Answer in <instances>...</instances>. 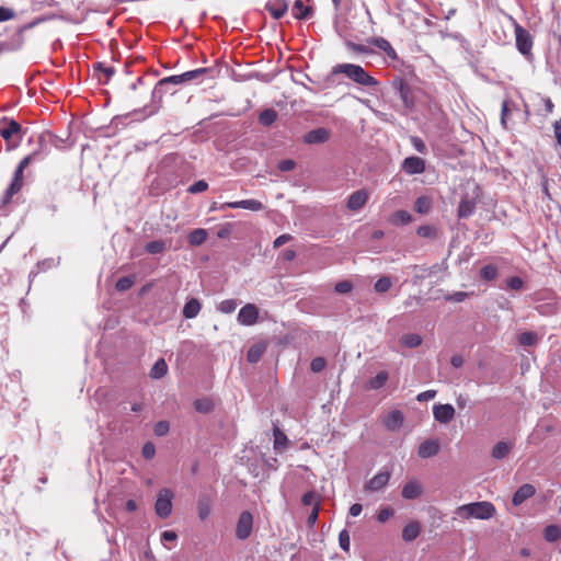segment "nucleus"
<instances>
[{
  "mask_svg": "<svg viewBox=\"0 0 561 561\" xmlns=\"http://www.w3.org/2000/svg\"><path fill=\"white\" fill-rule=\"evenodd\" d=\"M344 75L353 82L366 87L375 88L379 84L377 79L371 77L362 66L355 64H337L331 70V76Z\"/></svg>",
  "mask_w": 561,
  "mask_h": 561,
  "instance_id": "1",
  "label": "nucleus"
},
{
  "mask_svg": "<svg viewBox=\"0 0 561 561\" xmlns=\"http://www.w3.org/2000/svg\"><path fill=\"white\" fill-rule=\"evenodd\" d=\"M495 507L491 502L482 501L458 506L455 515L461 519H490L495 515Z\"/></svg>",
  "mask_w": 561,
  "mask_h": 561,
  "instance_id": "2",
  "label": "nucleus"
},
{
  "mask_svg": "<svg viewBox=\"0 0 561 561\" xmlns=\"http://www.w3.org/2000/svg\"><path fill=\"white\" fill-rule=\"evenodd\" d=\"M39 159V151H33L32 153H30L28 156H26L25 158H23L15 172H14V176H13V180L10 184V186L8 187V190L5 191L4 193V196H3V203H8L11 197L16 194L22 185H23V171L24 169L33 161Z\"/></svg>",
  "mask_w": 561,
  "mask_h": 561,
  "instance_id": "3",
  "label": "nucleus"
},
{
  "mask_svg": "<svg viewBox=\"0 0 561 561\" xmlns=\"http://www.w3.org/2000/svg\"><path fill=\"white\" fill-rule=\"evenodd\" d=\"M515 43L517 50L525 57L531 56L534 38L528 30L519 24H515Z\"/></svg>",
  "mask_w": 561,
  "mask_h": 561,
  "instance_id": "4",
  "label": "nucleus"
},
{
  "mask_svg": "<svg viewBox=\"0 0 561 561\" xmlns=\"http://www.w3.org/2000/svg\"><path fill=\"white\" fill-rule=\"evenodd\" d=\"M393 90L399 94L407 110L414 107V93L412 87L401 77H396L391 83Z\"/></svg>",
  "mask_w": 561,
  "mask_h": 561,
  "instance_id": "5",
  "label": "nucleus"
},
{
  "mask_svg": "<svg viewBox=\"0 0 561 561\" xmlns=\"http://www.w3.org/2000/svg\"><path fill=\"white\" fill-rule=\"evenodd\" d=\"M173 492L170 489H161L154 504L156 514L160 518H167L172 513Z\"/></svg>",
  "mask_w": 561,
  "mask_h": 561,
  "instance_id": "6",
  "label": "nucleus"
},
{
  "mask_svg": "<svg viewBox=\"0 0 561 561\" xmlns=\"http://www.w3.org/2000/svg\"><path fill=\"white\" fill-rule=\"evenodd\" d=\"M253 528V516L249 511H244L240 514L237 527L236 537L240 540H245L251 536Z\"/></svg>",
  "mask_w": 561,
  "mask_h": 561,
  "instance_id": "7",
  "label": "nucleus"
},
{
  "mask_svg": "<svg viewBox=\"0 0 561 561\" xmlns=\"http://www.w3.org/2000/svg\"><path fill=\"white\" fill-rule=\"evenodd\" d=\"M181 75L170 76L158 81L153 91L152 99H161L163 94L169 92L170 85H178L184 83Z\"/></svg>",
  "mask_w": 561,
  "mask_h": 561,
  "instance_id": "8",
  "label": "nucleus"
},
{
  "mask_svg": "<svg viewBox=\"0 0 561 561\" xmlns=\"http://www.w3.org/2000/svg\"><path fill=\"white\" fill-rule=\"evenodd\" d=\"M259 308L253 304L243 306L238 313V322L245 327H251L257 322Z\"/></svg>",
  "mask_w": 561,
  "mask_h": 561,
  "instance_id": "9",
  "label": "nucleus"
},
{
  "mask_svg": "<svg viewBox=\"0 0 561 561\" xmlns=\"http://www.w3.org/2000/svg\"><path fill=\"white\" fill-rule=\"evenodd\" d=\"M228 208H233V209L242 208V209H248V210H252V211H260L264 208V205L257 199H243V201H238V202L224 203L218 207V209H220V210H225Z\"/></svg>",
  "mask_w": 561,
  "mask_h": 561,
  "instance_id": "10",
  "label": "nucleus"
},
{
  "mask_svg": "<svg viewBox=\"0 0 561 561\" xmlns=\"http://www.w3.org/2000/svg\"><path fill=\"white\" fill-rule=\"evenodd\" d=\"M401 168L407 174H421L425 171V161L420 157H408L403 160Z\"/></svg>",
  "mask_w": 561,
  "mask_h": 561,
  "instance_id": "11",
  "label": "nucleus"
},
{
  "mask_svg": "<svg viewBox=\"0 0 561 561\" xmlns=\"http://www.w3.org/2000/svg\"><path fill=\"white\" fill-rule=\"evenodd\" d=\"M433 415L435 421L447 424L455 416V409L451 404H435L433 407Z\"/></svg>",
  "mask_w": 561,
  "mask_h": 561,
  "instance_id": "12",
  "label": "nucleus"
},
{
  "mask_svg": "<svg viewBox=\"0 0 561 561\" xmlns=\"http://www.w3.org/2000/svg\"><path fill=\"white\" fill-rule=\"evenodd\" d=\"M21 125L12 118H3L0 121V135L5 139H10L13 136L21 135Z\"/></svg>",
  "mask_w": 561,
  "mask_h": 561,
  "instance_id": "13",
  "label": "nucleus"
},
{
  "mask_svg": "<svg viewBox=\"0 0 561 561\" xmlns=\"http://www.w3.org/2000/svg\"><path fill=\"white\" fill-rule=\"evenodd\" d=\"M368 197L366 190L355 191L348 196L346 207L352 211H357L365 206Z\"/></svg>",
  "mask_w": 561,
  "mask_h": 561,
  "instance_id": "14",
  "label": "nucleus"
},
{
  "mask_svg": "<svg viewBox=\"0 0 561 561\" xmlns=\"http://www.w3.org/2000/svg\"><path fill=\"white\" fill-rule=\"evenodd\" d=\"M390 471L383 470L375 474L365 485V489L371 492L382 490L389 482Z\"/></svg>",
  "mask_w": 561,
  "mask_h": 561,
  "instance_id": "15",
  "label": "nucleus"
},
{
  "mask_svg": "<svg viewBox=\"0 0 561 561\" xmlns=\"http://www.w3.org/2000/svg\"><path fill=\"white\" fill-rule=\"evenodd\" d=\"M330 130L324 127H318L308 131L304 136V141L309 145L323 144L330 138Z\"/></svg>",
  "mask_w": 561,
  "mask_h": 561,
  "instance_id": "16",
  "label": "nucleus"
},
{
  "mask_svg": "<svg viewBox=\"0 0 561 561\" xmlns=\"http://www.w3.org/2000/svg\"><path fill=\"white\" fill-rule=\"evenodd\" d=\"M536 493V489L530 483H525L522 486L517 489V491L514 493L512 503L514 506L522 505L525 501L534 496Z\"/></svg>",
  "mask_w": 561,
  "mask_h": 561,
  "instance_id": "17",
  "label": "nucleus"
},
{
  "mask_svg": "<svg viewBox=\"0 0 561 561\" xmlns=\"http://www.w3.org/2000/svg\"><path fill=\"white\" fill-rule=\"evenodd\" d=\"M404 422V415L400 410L389 412L383 419V425L388 431H398Z\"/></svg>",
  "mask_w": 561,
  "mask_h": 561,
  "instance_id": "18",
  "label": "nucleus"
},
{
  "mask_svg": "<svg viewBox=\"0 0 561 561\" xmlns=\"http://www.w3.org/2000/svg\"><path fill=\"white\" fill-rule=\"evenodd\" d=\"M265 9L274 19L279 20L287 12L288 4L286 0H268L265 4Z\"/></svg>",
  "mask_w": 561,
  "mask_h": 561,
  "instance_id": "19",
  "label": "nucleus"
},
{
  "mask_svg": "<svg viewBox=\"0 0 561 561\" xmlns=\"http://www.w3.org/2000/svg\"><path fill=\"white\" fill-rule=\"evenodd\" d=\"M439 453V443L436 439L424 440L420 446L417 454L421 458L427 459Z\"/></svg>",
  "mask_w": 561,
  "mask_h": 561,
  "instance_id": "20",
  "label": "nucleus"
},
{
  "mask_svg": "<svg viewBox=\"0 0 561 561\" xmlns=\"http://www.w3.org/2000/svg\"><path fill=\"white\" fill-rule=\"evenodd\" d=\"M47 144H50V145L55 146L56 148H61L64 140L61 138L57 137L56 135H53L51 133L41 134L38 136L39 149L37 150V151H39V156L42 154L43 151L46 150Z\"/></svg>",
  "mask_w": 561,
  "mask_h": 561,
  "instance_id": "21",
  "label": "nucleus"
},
{
  "mask_svg": "<svg viewBox=\"0 0 561 561\" xmlns=\"http://www.w3.org/2000/svg\"><path fill=\"white\" fill-rule=\"evenodd\" d=\"M421 494H422V486L415 480H411L408 483H405L402 489V493H401L402 497L405 500H415V499L420 497Z\"/></svg>",
  "mask_w": 561,
  "mask_h": 561,
  "instance_id": "22",
  "label": "nucleus"
},
{
  "mask_svg": "<svg viewBox=\"0 0 561 561\" xmlns=\"http://www.w3.org/2000/svg\"><path fill=\"white\" fill-rule=\"evenodd\" d=\"M266 348H267V344L264 341H260V342L253 344L248 350V353H247L248 362L251 364L257 363L261 359L262 355L265 353Z\"/></svg>",
  "mask_w": 561,
  "mask_h": 561,
  "instance_id": "23",
  "label": "nucleus"
},
{
  "mask_svg": "<svg viewBox=\"0 0 561 561\" xmlns=\"http://www.w3.org/2000/svg\"><path fill=\"white\" fill-rule=\"evenodd\" d=\"M370 43L379 48L380 50L385 51V54L392 60L398 59V55L390 44V42L383 37H373Z\"/></svg>",
  "mask_w": 561,
  "mask_h": 561,
  "instance_id": "24",
  "label": "nucleus"
},
{
  "mask_svg": "<svg viewBox=\"0 0 561 561\" xmlns=\"http://www.w3.org/2000/svg\"><path fill=\"white\" fill-rule=\"evenodd\" d=\"M421 533V524L416 520L407 524L402 530V539L407 542L415 540Z\"/></svg>",
  "mask_w": 561,
  "mask_h": 561,
  "instance_id": "25",
  "label": "nucleus"
},
{
  "mask_svg": "<svg viewBox=\"0 0 561 561\" xmlns=\"http://www.w3.org/2000/svg\"><path fill=\"white\" fill-rule=\"evenodd\" d=\"M201 309H202V305H201L199 300L196 298H191L184 305V308L182 311L183 317L185 319H193V318L197 317Z\"/></svg>",
  "mask_w": 561,
  "mask_h": 561,
  "instance_id": "26",
  "label": "nucleus"
},
{
  "mask_svg": "<svg viewBox=\"0 0 561 561\" xmlns=\"http://www.w3.org/2000/svg\"><path fill=\"white\" fill-rule=\"evenodd\" d=\"M313 11L310 7L305 5L302 0H296L293 5V14L298 20H308Z\"/></svg>",
  "mask_w": 561,
  "mask_h": 561,
  "instance_id": "27",
  "label": "nucleus"
},
{
  "mask_svg": "<svg viewBox=\"0 0 561 561\" xmlns=\"http://www.w3.org/2000/svg\"><path fill=\"white\" fill-rule=\"evenodd\" d=\"M476 210V203L468 197H463L458 205V217L459 218H468Z\"/></svg>",
  "mask_w": 561,
  "mask_h": 561,
  "instance_id": "28",
  "label": "nucleus"
},
{
  "mask_svg": "<svg viewBox=\"0 0 561 561\" xmlns=\"http://www.w3.org/2000/svg\"><path fill=\"white\" fill-rule=\"evenodd\" d=\"M207 236L208 233L206 229L197 228L188 233L187 242L193 247H198L206 241Z\"/></svg>",
  "mask_w": 561,
  "mask_h": 561,
  "instance_id": "29",
  "label": "nucleus"
},
{
  "mask_svg": "<svg viewBox=\"0 0 561 561\" xmlns=\"http://www.w3.org/2000/svg\"><path fill=\"white\" fill-rule=\"evenodd\" d=\"M168 373V365L164 358H159L150 369L149 376L152 379H160Z\"/></svg>",
  "mask_w": 561,
  "mask_h": 561,
  "instance_id": "30",
  "label": "nucleus"
},
{
  "mask_svg": "<svg viewBox=\"0 0 561 561\" xmlns=\"http://www.w3.org/2000/svg\"><path fill=\"white\" fill-rule=\"evenodd\" d=\"M389 379V374L385 370L379 371L375 377L370 378L367 382V388L370 390H378L382 388Z\"/></svg>",
  "mask_w": 561,
  "mask_h": 561,
  "instance_id": "31",
  "label": "nucleus"
},
{
  "mask_svg": "<svg viewBox=\"0 0 561 561\" xmlns=\"http://www.w3.org/2000/svg\"><path fill=\"white\" fill-rule=\"evenodd\" d=\"M412 220V216L409 211L400 209L394 211L390 217V222L393 226H403Z\"/></svg>",
  "mask_w": 561,
  "mask_h": 561,
  "instance_id": "32",
  "label": "nucleus"
},
{
  "mask_svg": "<svg viewBox=\"0 0 561 561\" xmlns=\"http://www.w3.org/2000/svg\"><path fill=\"white\" fill-rule=\"evenodd\" d=\"M197 513L201 520H205L211 513V504L206 496L199 497L197 502Z\"/></svg>",
  "mask_w": 561,
  "mask_h": 561,
  "instance_id": "33",
  "label": "nucleus"
},
{
  "mask_svg": "<svg viewBox=\"0 0 561 561\" xmlns=\"http://www.w3.org/2000/svg\"><path fill=\"white\" fill-rule=\"evenodd\" d=\"M168 249V242L164 240H153L145 245V250L149 254H161Z\"/></svg>",
  "mask_w": 561,
  "mask_h": 561,
  "instance_id": "34",
  "label": "nucleus"
},
{
  "mask_svg": "<svg viewBox=\"0 0 561 561\" xmlns=\"http://www.w3.org/2000/svg\"><path fill=\"white\" fill-rule=\"evenodd\" d=\"M277 119V112L274 108H266L259 115V122L263 126H271Z\"/></svg>",
  "mask_w": 561,
  "mask_h": 561,
  "instance_id": "35",
  "label": "nucleus"
},
{
  "mask_svg": "<svg viewBox=\"0 0 561 561\" xmlns=\"http://www.w3.org/2000/svg\"><path fill=\"white\" fill-rule=\"evenodd\" d=\"M401 344L408 348H415L422 344V336L416 333H408L401 337Z\"/></svg>",
  "mask_w": 561,
  "mask_h": 561,
  "instance_id": "36",
  "label": "nucleus"
},
{
  "mask_svg": "<svg viewBox=\"0 0 561 561\" xmlns=\"http://www.w3.org/2000/svg\"><path fill=\"white\" fill-rule=\"evenodd\" d=\"M210 68H197L194 70L186 71L184 73H181L183 82H188L193 80L201 79L204 75L210 72Z\"/></svg>",
  "mask_w": 561,
  "mask_h": 561,
  "instance_id": "37",
  "label": "nucleus"
},
{
  "mask_svg": "<svg viewBox=\"0 0 561 561\" xmlns=\"http://www.w3.org/2000/svg\"><path fill=\"white\" fill-rule=\"evenodd\" d=\"M511 447L512 446L506 442L496 443L492 449V457L499 460L505 458L508 455Z\"/></svg>",
  "mask_w": 561,
  "mask_h": 561,
  "instance_id": "38",
  "label": "nucleus"
},
{
  "mask_svg": "<svg viewBox=\"0 0 561 561\" xmlns=\"http://www.w3.org/2000/svg\"><path fill=\"white\" fill-rule=\"evenodd\" d=\"M543 538L548 542H556L561 538V527L549 525L543 530Z\"/></svg>",
  "mask_w": 561,
  "mask_h": 561,
  "instance_id": "39",
  "label": "nucleus"
},
{
  "mask_svg": "<svg viewBox=\"0 0 561 561\" xmlns=\"http://www.w3.org/2000/svg\"><path fill=\"white\" fill-rule=\"evenodd\" d=\"M538 340V334L533 331H526L518 335V343L523 346H534L537 344Z\"/></svg>",
  "mask_w": 561,
  "mask_h": 561,
  "instance_id": "40",
  "label": "nucleus"
},
{
  "mask_svg": "<svg viewBox=\"0 0 561 561\" xmlns=\"http://www.w3.org/2000/svg\"><path fill=\"white\" fill-rule=\"evenodd\" d=\"M432 201L427 196H420L414 203V210L419 214H427L431 210Z\"/></svg>",
  "mask_w": 561,
  "mask_h": 561,
  "instance_id": "41",
  "label": "nucleus"
},
{
  "mask_svg": "<svg viewBox=\"0 0 561 561\" xmlns=\"http://www.w3.org/2000/svg\"><path fill=\"white\" fill-rule=\"evenodd\" d=\"M391 286H392L391 278L389 276H381L374 284V289L378 294H385L391 288Z\"/></svg>",
  "mask_w": 561,
  "mask_h": 561,
  "instance_id": "42",
  "label": "nucleus"
},
{
  "mask_svg": "<svg viewBox=\"0 0 561 561\" xmlns=\"http://www.w3.org/2000/svg\"><path fill=\"white\" fill-rule=\"evenodd\" d=\"M480 276L484 280H494L497 277V267L493 264L484 265L480 270Z\"/></svg>",
  "mask_w": 561,
  "mask_h": 561,
  "instance_id": "43",
  "label": "nucleus"
},
{
  "mask_svg": "<svg viewBox=\"0 0 561 561\" xmlns=\"http://www.w3.org/2000/svg\"><path fill=\"white\" fill-rule=\"evenodd\" d=\"M513 107H516V104L512 103L508 100L503 101L502 108H501V125L505 129H507V117H508V114L511 113V111L513 110Z\"/></svg>",
  "mask_w": 561,
  "mask_h": 561,
  "instance_id": "44",
  "label": "nucleus"
},
{
  "mask_svg": "<svg viewBox=\"0 0 561 561\" xmlns=\"http://www.w3.org/2000/svg\"><path fill=\"white\" fill-rule=\"evenodd\" d=\"M194 408L197 412L201 413H208L213 410L214 404L210 399L204 398V399H196L194 401Z\"/></svg>",
  "mask_w": 561,
  "mask_h": 561,
  "instance_id": "45",
  "label": "nucleus"
},
{
  "mask_svg": "<svg viewBox=\"0 0 561 561\" xmlns=\"http://www.w3.org/2000/svg\"><path fill=\"white\" fill-rule=\"evenodd\" d=\"M345 45L353 53H357V54H371V53H374V50L370 47H368L366 45H362V44H356V43H354L352 41H346Z\"/></svg>",
  "mask_w": 561,
  "mask_h": 561,
  "instance_id": "46",
  "label": "nucleus"
},
{
  "mask_svg": "<svg viewBox=\"0 0 561 561\" xmlns=\"http://www.w3.org/2000/svg\"><path fill=\"white\" fill-rule=\"evenodd\" d=\"M134 283H135L134 276H124V277H121L116 282L115 288L118 291H125V290H128L134 285Z\"/></svg>",
  "mask_w": 561,
  "mask_h": 561,
  "instance_id": "47",
  "label": "nucleus"
},
{
  "mask_svg": "<svg viewBox=\"0 0 561 561\" xmlns=\"http://www.w3.org/2000/svg\"><path fill=\"white\" fill-rule=\"evenodd\" d=\"M237 307H238L237 300L226 299L219 304L218 310L222 313L229 314V313H232Z\"/></svg>",
  "mask_w": 561,
  "mask_h": 561,
  "instance_id": "48",
  "label": "nucleus"
},
{
  "mask_svg": "<svg viewBox=\"0 0 561 561\" xmlns=\"http://www.w3.org/2000/svg\"><path fill=\"white\" fill-rule=\"evenodd\" d=\"M94 69L96 71H100L102 72L104 76H105V80L103 81V83H107L108 80L114 76L115 73V69L114 67H111V66H105L104 64L102 62H98L94 65Z\"/></svg>",
  "mask_w": 561,
  "mask_h": 561,
  "instance_id": "49",
  "label": "nucleus"
},
{
  "mask_svg": "<svg viewBox=\"0 0 561 561\" xmlns=\"http://www.w3.org/2000/svg\"><path fill=\"white\" fill-rule=\"evenodd\" d=\"M287 436L278 428H274V447L276 449L287 445Z\"/></svg>",
  "mask_w": 561,
  "mask_h": 561,
  "instance_id": "50",
  "label": "nucleus"
},
{
  "mask_svg": "<svg viewBox=\"0 0 561 561\" xmlns=\"http://www.w3.org/2000/svg\"><path fill=\"white\" fill-rule=\"evenodd\" d=\"M416 233L422 238H435L436 229L430 225H422L417 228Z\"/></svg>",
  "mask_w": 561,
  "mask_h": 561,
  "instance_id": "51",
  "label": "nucleus"
},
{
  "mask_svg": "<svg viewBox=\"0 0 561 561\" xmlns=\"http://www.w3.org/2000/svg\"><path fill=\"white\" fill-rule=\"evenodd\" d=\"M339 543L343 551L348 552L351 547L350 534L346 529H343L339 534Z\"/></svg>",
  "mask_w": 561,
  "mask_h": 561,
  "instance_id": "52",
  "label": "nucleus"
},
{
  "mask_svg": "<svg viewBox=\"0 0 561 561\" xmlns=\"http://www.w3.org/2000/svg\"><path fill=\"white\" fill-rule=\"evenodd\" d=\"M169 430L170 425L167 421H159L153 427V433L156 436L162 437L169 433Z\"/></svg>",
  "mask_w": 561,
  "mask_h": 561,
  "instance_id": "53",
  "label": "nucleus"
},
{
  "mask_svg": "<svg viewBox=\"0 0 561 561\" xmlns=\"http://www.w3.org/2000/svg\"><path fill=\"white\" fill-rule=\"evenodd\" d=\"M208 188V183L204 180L196 181L193 183L188 188V193L191 194H197L206 191Z\"/></svg>",
  "mask_w": 561,
  "mask_h": 561,
  "instance_id": "54",
  "label": "nucleus"
},
{
  "mask_svg": "<svg viewBox=\"0 0 561 561\" xmlns=\"http://www.w3.org/2000/svg\"><path fill=\"white\" fill-rule=\"evenodd\" d=\"M353 289V284L350 280H341L335 284L334 290L337 294H347Z\"/></svg>",
  "mask_w": 561,
  "mask_h": 561,
  "instance_id": "55",
  "label": "nucleus"
},
{
  "mask_svg": "<svg viewBox=\"0 0 561 561\" xmlns=\"http://www.w3.org/2000/svg\"><path fill=\"white\" fill-rule=\"evenodd\" d=\"M506 285L512 290H520L524 288V280L518 276L510 277Z\"/></svg>",
  "mask_w": 561,
  "mask_h": 561,
  "instance_id": "56",
  "label": "nucleus"
},
{
  "mask_svg": "<svg viewBox=\"0 0 561 561\" xmlns=\"http://www.w3.org/2000/svg\"><path fill=\"white\" fill-rule=\"evenodd\" d=\"M411 144L413 148L420 153H426L427 147L425 142L417 136L411 137Z\"/></svg>",
  "mask_w": 561,
  "mask_h": 561,
  "instance_id": "57",
  "label": "nucleus"
},
{
  "mask_svg": "<svg viewBox=\"0 0 561 561\" xmlns=\"http://www.w3.org/2000/svg\"><path fill=\"white\" fill-rule=\"evenodd\" d=\"M325 359L323 357H316L311 360V364H310V369L313 371V373H320L324 369L325 367Z\"/></svg>",
  "mask_w": 561,
  "mask_h": 561,
  "instance_id": "58",
  "label": "nucleus"
},
{
  "mask_svg": "<svg viewBox=\"0 0 561 561\" xmlns=\"http://www.w3.org/2000/svg\"><path fill=\"white\" fill-rule=\"evenodd\" d=\"M142 457L145 459H152L156 455V447L152 443L148 442L142 446L141 450Z\"/></svg>",
  "mask_w": 561,
  "mask_h": 561,
  "instance_id": "59",
  "label": "nucleus"
},
{
  "mask_svg": "<svg viewBox=\"0 0 561 561\" xmlns=\"http://www.w3.org/2000/svg\"><path fill=\"white\" fill-rule=\"evenodd\" d=\"M15 18V12L12 9L0 7V22H5Z\"/></svg>",
  "mask_w": 561,
  "mask_h": 561,
  "instance_id": "60",
  "label": "nucleus"
},
{
  "mask_svg": "<svg viewBox=\"0 0 561 561\" xmlns=\"http://www.w3.org/2000/svg\"><path fill=\"white\" fill-rule=\"evenodd\" d=\"M295 167H296V162L294 160H291V159L282 160L278 163V169L282 172H289V171L294 170Z\"/></svg>",
  "mask_w": 561,
  "mask_h": 561,
  "instance_id": "61",
  "label": "nucleus"
},
{
  "mask_svg": "<svg viewBox=\"0 0 561 561\" xmlns=\"http://www.w3.org/2000/svg\"><path fill=\"white\" fill-rule=\"evenodd\" d=\"M393 515V510L390 508V507H385L382 510L379 511L378 515H377V519L378 522L380 523H385L387 522L391 516Z\"/></svg>",
  "mask_w": 561,
  "mask_h": 561,
  "instance_id": "62",
  "label": "nucleus"
},
{
  "mask_svg": "<svg viewBox=\"0 0 561 561\" xmlns=\"http://www.w3.org/2000/svg\"><path fill=\"white\" fill-rule=\"evenodd\" d=\"M436 396V390H426L417 394L416 400L419 402H425L434 399Z\"/></svg>",
  "mask_w": 561,
  "mask_h": 561,
  "instance_id": "63",
  "label": "nucleus"
},
{
  "mask_svg": "<svg viewBox=\"0 0 561 561\" xmlns=\"http://www.w3.org/2000/svg\"><path fill=\"white\" fill-rule=\"evenodd\" d=\"M553 131L557 146L561 148V118L557 119L553 124Z\"/></svg>",
  "mask_w": 561,
  "mask_h": 561,
  "instance_id": "64",
  "label": "nucleus"
}]
</instances>
